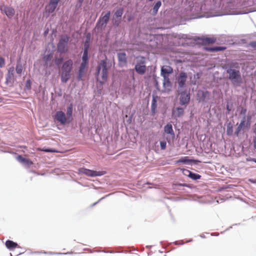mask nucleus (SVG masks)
Listing matches in <instances>:
<instances>
[{
    "label": "nucleus",
    "mask_w": 256,
    "mask_h": 256,
    "mask_svg": "<svg viewBox=\"0 0 256 256\" xmlns=\"http://www.w3.org/2000/svg\"><path fill=\"white\" fill-rule=\"evenodd\" d=\"M226 70L228 78L234 86H240L242 84V78L240 72V68L235 65H230L229 67H224Z\"/></svg>",
    "instance_id": "nucleus-1"
},
{
    "label": "nucleus",
    "mask_w": 256,
    "mask_h": 256,
    "mask_svg": "<svg viewBox=\"0 0 256 256\" xmlns=\"http://www.w3.org/2000/svg\"><path fill=\"white\" fill-rule=\"evenodd\" d=\"M107 65H99L97 68L96 79L101 84L106 82L108 78Z\"/></svg>",
    "instance_id": "nucleus-2"
},
{
    "label": "nucleus",
    "mask_w": 256,
    "mask_h": 256,
    "mask_svg": "<svg viewBox=\"0 0 256 256\" xmlns=\"http://www.w3.org/2000/svg\"><path fill=\"white\" fill-rule=\"evenodd\" d=\"M72 65H62L61 68V80L62 82H66L70 78V72Z\"/></svg>",
    "instance_id": "nucleus-3"
},
{
    "label": "nucleus",
    "mask_w": 256,
    "mask_h": 256,
    "mask_svg": "<svg viewBox=\"0 0 256 256\" xmlns=\"http://www.w3.org/2000/svg\"><path fill=\"white\" fill-rule=\"evenodd\" d=\"M110 11L107 12L104 14V12L102 14L96 24V26L98 28H100V29H102L106 28V24L110 20Z\"/></svg>",
    "instance_id": "nucleus-4"
},
{
    "label": "nucleus",
    "mask_w": 256,
    "mask_h": 256,
    "mask_svg": "<svg viewBox=\"0 0 256 256\" xmlns=\"http://www.w3.org/2000/svg\"><path fill=\"white\" fill-rule=\"evenodd\" d=\"M69 40V38L68 36L65 35L62 36L58 44V50L60 52H64L66 51L67 44Z\"/></svg>",
    "instance_id": "nucleus-5"
},
{
    "label": "nucleus",
    "mask_w": 256,
    "mask_h": 256,
    "mask_svg": "<svg viewBox=\"0 0 256 256\" xmlns=\"http://www.w3.org/2000/svg\"><path fill=\"white\" fill-rule=\"evenodd\" d=\"M79 172L81 174H84L87 176H92V177L96 176H100L104 174V173L103 172H101V171L97 172V171L92 170H88V169H86V168H81L79 169Z\"/></svg>",
    "instance_id": "nucleus-6"
},
{
    "label": "nucleus",
    "mask_w": 256,
    "mask_h": 256,
    "mask_svg": "<svg viewBox=\"0 0 256 256\" xmlns=\"http://www.w3.org/2000/svg\"><path fill=\"white\" fill-rule=\"evenodd\" d=\"M0 10L2 13H4L9 18H12L15 14L14 8L4 6V4H2L0 6Z\"/></svg>",
    "instance_id": "nucleus-7"
},
{
    "label": "nucleus",
    "mask_w": 256,
    "mask_h": 256,
    "mask_svg": "<svg viewBox=\"0 0 256 256\" xmlns=\"http://www.w3.org/2000/svg\"><path fill=\"white\" fill-rule=\"evenodd\" d=\"M60 0H50L48 4L45 8L46 12L52 14L56 10Z\"/></svg>",
    "instance_id": "nucleus-8"
},
{
    "label": "nucleus",
    "mask_w": 256,
    "mask_h": 256,
    "mask_svg": "<svg viewBox=\"0 0 256 256\" xmlns=\"http://www.w3.org/2000/svg\"><path fill=\"white\" fill-rule=\"evenodd\" d=\"M14 67L10 68L6 75V83L10 86H12L14 82Z\"/></svg>",
    "instance_id": "nucleus-9"
},
{
    "label": "nucleus",
    "mask_w": 256,
    "mask_h": 256,
    "mask_svg": "<svg viewBox=\"0 0 256 256\" xmlns=\"http://www.w3.org/2000/svg\"><path fill=\"white\" fill-rule=\"evenodd\" d=\"M198 42L202 45H206L214 44L216 39L214 38L202 37L198 38Z\"/></svg>",
    "instance_id": "nucleus-10"
},
{
    "label": "nucleus",
    "mask_w": 256,
    "mask_h": 256,
    "mask_svg": "<svg viewBox=\"0 0 256 256\" xmlns=\"http://www.w3.org/2000/svg\"><path fill=\"white\" fill-rule=\"evenodd\" d=\"M55 119L62 124H65L66 122V118L65 114L62 111H58L56 112Z\"/></svg>",
    "instance_id": "nucleus-11"
},
{
    "label": "nucleus",
    "mask_w": 256,
    "mask_h": 256,
    "mask_svg": "<svg viewBox=\"0 0 256 256\" xmlns=\"http://www.w3.org/2000/svg\"><path fill=\"white\" fill-rule=\"evenodd\" d=\"M187 80V74L184 72H180L178 78V84L180 88H183L185 86Z\"/></svg>",
    "instance_id": "nucleus-12"
},
{
    "label": "nucleus",
    "mask_w": 256,
    "mask_h": 256,
    "mask_svg": "<svg viewBox=\"0 0 256 256\" xmlns=\"http://www.w3.org/2000/svg\"><path fill=\"white\" fill-rule=\"evenodd\" d=\"M190 100V94L186 92H182L180 94V101L182 105L188 104Z\"/></svg>",
    "instance_id": "nucleus-13"
},
{
    "label": "nucleus",
    "mask_w": 256,
    "mask_h": 256,
    "mask_svg": "<svg viewBox=\"0 0 256 256\" xmlns=\"http://www.w3.org/2000/svg\"><path fill=\"white\" fill-rule=\"evenodd\" d=\"M173 72L172 68L169 65H164L161 68V73L163 77L168 76Z\"/></svg>",
    "instance_id": "nucleus-14"
},
{
    "label": "nucleus",
    "mask_w": 256,
    "mask_h": 256,
    "mask_svg": "<svg viewBox=\"0 0 256 256\" xmlns=\"http://www.w3.org/2000/svg\"><path fill=\"white\" fill-rule=\"evenodd\" d=\"M184 110L182 108H176L172 110V116L174 118H179L184 115Z\"/></svg>",
    "instance_id": "nucleus-15"
},
{
    "label": "nucleus",
    "mask_w": 256,
    "mask_h": 256,
    "mask_svg": "<svg viewBox=\"0 0 256 256\" xmlns=\"http://www.w3.org/2000/svg\"><path fill=\"white\" fill-rule=\"evenodd\" d=\"M163 86L165 91H170V90L172 87V84L168 76L164 77Z\"/></svg>",
    "instance_id": "nucleus-16"
},
{
    "label": "nucleus",
    "mask_w": 256,
    "mask_h": 256,
    "mask_svg": "<svg viewBox=\"0 0 256 256\" xmlns=\"http://www.w3.org/2000/svg\"><path fill=\"white\" fill-rule=\"evenodd\" d=\"M164 132L165 134L172 136V138L174 137V132L171 124L168 123L164 126Z\"/></svg>",
    "instance_id": "nucleus-17"
},
{
    "label": "nucleus",
    "mask_w": 256,
    "mask_h": 256,
    "mask_svg": "<svg viewBox=\"0 0 256 256\" xmlns=\"http://www.w3.org/2000/svg\"><path fill=\"white\" fill-rule=\"evenodd\" d=\"M6 246L9 250H13L18 246L17 243L10 240H8L6 242Z\"/></svg>",
    "instance_id": "nucleus-18"
},
{
    "label": "nucleus",
    "mask_w": 256,
    "mask_h": 256,
    "mask_svg": "<svg viewBox=\"0 0 256 256\" xmlns=\"http://www.w3.org/2000/svg\"><path fill=\"white\" fill-rule=\"evenodd\" d=\"M118 60L120 64H124L126 62V56L124 52H120L118 54Z\"/></svg>",
    "instance_id": "nucleus-19"
},
{
    "label": "nucleus",
    "mask_w": 256,
    "mask_h": 256,
    "mask_svg": "<svg viewBox=\"0 0 256 256\" xmlns=\"http://www.w3.org/2000/svg\"><path fill=\"white\" fill-rule=\"evenodd\" d=\"M136 70L139 74H144L146 70V65H136Z\"/></svg>",
    "instance_id": "nucleus-20"
},
{
    "label": "nucleus",
    "mask_w": 256,
    "mask_h": 256,
    "mask_svg": "<svg viewBox=\"0 0 256 256\" xmlns=\"http://www.w3.org/2000/svg\"><path fill=\"white\" fill-rule=\"evenodd\" d=\"M86 66V65H81L80 68L78 76V80H82V78L85 74Z\"/></svg>",
    "instance_id": "nucleus-21"
},
{
    "label": "nucleus",
    "mask_w": 256,
    "mask_h": 256,
    "mask_svg": "<svg viewBox=\"0 0 256 256\" xmlns=\"http://www.w3.org/2000/svg\"><path fill=\"white\" fill-rule=\"evenodd\" d=\"M186 172H188V176L190 178H192V180H198L200 179L201 177V176L198 174H194L191 171L189 170H186Z\"/></svg>",
    "instance_id": "nucleus-22"
},
{
    "label": "nucleus",
    "mask_w": 256,
    "mask_h": 256,
    "mask_svg": "<svg viewBox=\"0 0 256 256\" xmlns=\"http://www.w3.org/2000/svg\"><path fill=\"white\" fill-rule=\"evenodd\" d=\"M88 60V48H85L84 51L83 56H82L83 62L82 64H86Z\"/></svg>",
    "instance_id": "nucleus-23"
},
{
    "label": "nucleus",
    "mask_w": 256,
    "mask_h": 256,
    "mask_svg": "<svg viewBox=\"0 0 256 256\" xmlns=\"http://www.w3.org/2000/svg\"><path fill=\"white\" fill-rule=\"evenodd\" d=\"M244 124H245V120H242L240 122V124L238 125V128H236V130L235 132V134L237 136H238V134H239L240 131L242 130V128L244 126Z\"/></svg>",
    "instance_id": "nucleus-24"
},
{
    "label": "nucleus",
    "mask_w": 256,
    "mask_h": 256,
    "mask_svg": "<svg viewBox=\"0 0 256 256\" xmlns=\"http://www.w3.org/2000/svg\"><path fill=\"white\" fill-rule=\"evenodd\" d=\"M225 48H224V47L215 46V47L211 48H206V50L210 51V52H218V51L224 50Z\"/></svg>",
    "instance_id": "nucleus-25"
},
{
    "label": "nucleus",
    "mask_w": 256,
    "mask_h": 256,
    "mask_svg": "<svg viewBox=\"0 0 256 256\" xmlns=\"http://www.w3.org/2000/svg\"><path fill=\"white\" fill-rule=\"evenodd\" d=\"M192 162V160L188 159V156H184L182 158L180 159L179 160H177L176 163H190Z\"/></svg>",
    "instance_id": "nucleus-26"
},
{
    "label": "nucleus",
    "mask_w": 256,
    "mask_h": 256,
    "mask_svg": "<svg viewBox=\"0 0 256 256\" xmlns=\"http://www.w3.org/2000/svg\"><path fill=\"white\" fill-rule=\"evenodd\" d=\"M17 160L21 162H24L26 164H32V162L28 160L25 158H24L22 156H18L17 157Z\"/></svg>",
    "instance_id": "nucleus-27"
},
{
    "label": "nucleus",
    "mask_w": 256,
    "mask_h": 256,
    "mask_svg": "<svg viewBox=\"0 0 256 256\" xmlns=\"http://www.w3.org/2000/svg\"><path fill=\"white\" fill-rule=\"evenodd\" d=\"M72 106L70 105L67 108L66 114H67V116H68V119H69L70 118L72 117Z\"/></svg>",
    "instance_id": "nucleus-28"
},
{
    "label": "nucleus",
    "mask_w": 256,
    "mask_h": 256,
    "mask_svg": "<svg viewBox=\"0 0 256 256\" xmlns=\"http://www.w3.org/2000/svg\"><path fill=\"white\" fill-rule=\"evenodd\" d=\"M157 106L156 100L155 98H153L152 102V110L154 112Z\"/></svg>",
    "instance_id": "nucleus-29"
},
{
    "label": "nucleus",
    "mask_w": 256,
    "mask_h": 256,
    "mask_svg": "<svg viewBox=\"0 0 256 256\" xmlns=\"http://www.w3.org/2000/svg\"><path fill=\"white\" fill-rule=\"evenodd\" d=\"M32 88V82L30 80H26L24 86V90H30Z\"/></svg>",
    "instance_id": "nucleus-30"
},
{
    "label": "nucleus",
    "mask_w": 256,
    "mask_h": 256,
    "mask_svg": "<svg viewBox=\"0 0 256 256\" xmlns=\"http://www.w3.org/2000/svg\"><path fill=\"white\" fill-rule=\"evenodd\" d=\"M123 14V10L122 8H120L118 10L114 13V16L117 18H120L122 16Z\"/></svg>",
    "instance_id": "nucleus-31"
},
{
    "label": "nucleus",
    "mask_w": 256,
    "mask_h": 256,
    "mask_svg": "<svg viewBox=\"0 0 256 256\" xmlns=\"http://www.w3.org/2000/svg\"><path fill=\"white\" fill-rule=\"evenodd\" d=\"M23 69L22 65H17L16 70L18 74H21Z\"/></svg>",
    "instance_id": "nucleus-32"
},
{
    "label": "nucleus",
    "mask_w": 256,
    "mask_h": 256,
    "mask_svg": "<svg viewBox=\"0 0 256 256\" xmlns=\"http://www.w3.org/2000/svg\"><path fill=\"white\" fill-rule=\"evenodd\" d=\"M161 4H161L160 1L157 2L154 6V10H155L156 12H157L158 10V9L160 6Z\"/></svg>",
    "instance_id": "nucleus-33"
},
{
    "label": "nucleus",
    "mask_w": 256,
    "mask_h": 256,
    "mask_svg": "<svg viewBox=\"0 0 256 256\" xmlns=\"http://www.w3.org/2000/svg\"><path fill=\"white\" fill-rule=\"evenodd\" d=\"M233 130L232 127V126H228L226 130L227 134L228 136H230L232 134Z\"/></svg>",
    "instance_id": "nucleus-34"
},
{
    "label": "nucleus",
    "mask_w": 256,
    "mask_h": 256,
    "mask_svg": "<svg viewBox=\"0 0 256 256\" xmlns=\"http://www.w3.org/2000/svg\"><path fill=\"white\" fill-rule=\"evenodd\" d=\"M38 150L42 151V152H55L54 150H53L52 149H48V148L45 149V148H38Z\"/></svg>",
    "instance_id": "nucleus-35"
},
{
    "label": "nucleus",
    "mask_w": 256,
    "mask_h": 256,
    "mask_svg": "<svg viewBox=\"0 0 256 256\" xmlns=\"http://www.w3.org/2000/svg\"><path fill=\"white\" fill-rule=\"evenodd\" d=\"M160 146L162 150H165L166 147V141L160 142Z\"/></svg>",
    "instance_id": "nucleus-36"
},
{
    "label": "nucleus",
    "mask_w": 256,
    "mask_h": 256,
    "mask_svg": "<svg viewBox=\"0 0 256 256\" xmlns=\"http://www.w3.org/2000/svg\"><path fill=\"white\" fill-rule=\"evenodd\" d=\"M52 58V54H50L48 56L44 55V59L46 60H50Z\"/></svg>",
    "instance_id": "nucleus-37"
},
{
    "label": "nucleus",
    "mask_w": 256,
    "mask_h": 256,
    "mask_svg": "<svg viewBox=\"0 0 256 256\" xmlns=\"http://www.w3.org/2000/svg\"><path fill=\"white\" fill-rule=\"evenodd\" d=\"M250 46L256 50V41H253L249 44Z\"/></svg>",
    "instance_id": "nucleus-38"
},
{
    "label": "nucleus",
    "mask_w": 256,
    "mask_h": 256,
    "mask_svg": "<svg viewBox=\"0 0 256 256\" xmlns=\"http://www.w3.org/2000/svg\"><path fill=\"white\" fill-rule=\"evenodd\" d=\"M4 58L0 56V64H4Z\"/></svg>",
    "instance_id": "nucleus-39"
},
{
    "label": "nucleus",
    "mask_w": 256,
    "mask_h": 256,
    "mask_svg": "<svg viewBox=\"0 0 256 256\" xmlns=\"http://www.w3.org/2000/svg\"><path fill=\"white\" fill-rule=\"evenodd\" d=\"M246 108H242V110H241V112H240V114H246Z\"/></svg>",
    "instance_id": "nucleus-40"
},
{
    "label": "nucleus",
    "mask_w": 256,
    "mask_h": 256,
    "mask_svg": "<svg viewBox=\"0 0 256 256\" xmlns=\"http://www.w3.org/2000/svg\"><path fill=\"white\" fill-rule=\"evenodd\" d=\"M253 142H254V149H256V137L254 138Z\"/></svg>",
    "instance_id": "nucleus-41"
},
{
    "label": "nucleus",
    "mask_w": 256,
    "mask_h": 256,
    "mask_svg": "<svg viewBox=\"0 0 256 256\" xmlns=\"http://www.w3.org/2000/svg\"><path fill=\"white\" fill-rule=\"evenodd\" d=\"M254 158H250V157L248 158H246V160L247 162H248V161H252V162H254Z\"/></svg>",
    "instance_id": "nucleus-42"
},
{
    "label": "nucleus",
    "mask_w": 256,
    "mask_h": 256,
    "mask_svg": "<svg viewBox=\"0 0 256 256\" xmlns=\"http://www.w3.org/2000/svg\"><path fill=\"white\" fill-rule=\"evenodd\" d=\"M142 59L143 60H142L141 62H140V63L139 64H144L146 62H145V60H145V59H144V58H142Z\"/></svg>",
    "instance_id": "nucleus-43"
},
{
    "label": "nucleus",
    "mask_w": 256,
    "mask_h": 256,
    "mask_svg": "<svg viewBox=\"0 0 256 256\" xmlns=\"http://www.w3.org/2000/svg\"><path fill=\"white\" fill-rule=\"evenodd\" d=\"M226 109H227V110H228V112H230V109L229 108V106H228V105H227V106H226Z\"/></svg>",
    "instance_id": "nucleus-44"
},
{
    "label": "nucleus",
    "mask_w": 256,
    "mask_h": 256,
    "mask_svg": "<svg viewBox=\"0 0 256 256\" xmlns=\"http://www.w3.org/2000/svg\"><path fill=\"white\" fill-rule=\"evenodd\" d=\"M186 170H184V174H186V175L188 176V172H186Z\"/></svg>",
    "instance_id": "nucleus-45"
},
{
    "label": "nucleus",
    "mask_w": 256,
    "mask_h": 256,
    "mask_svg": "<svg viewBox=\"0 0 256 256\" xmlns=\"http://www.w3.org/2000/svg\"><path fill=\"white\" fill-rule=\"evenodd\" d=\"M254 132L256 134V127L255 128V129L254 130Z\"/></svg>",
    "instance_id": "nucleus-46"
},
{
    "label": "nucleus",
    "mask_w": 256,
    "mask_h": 256,
    "mask_svg": "<svg viewBox=\"0 0 256 256\" xmlns=\"http://www.w3.org/2000/svg\"><path fill=\"white\" fill-rule=\"evenodd\" d=\"M254 162L256 163V158H254Z\"/></svg>",
    "instance_id": "nucleus-47"
},
{
    "label": "nucleus",
    "mask_w": 256,
    "mask_h": 256,
    "mask_svg": "<svg viewBox=\"0 0 256 256\" xmlns=\"http://www.w3.org/2000/svg\"><path fill=\"white\" fill-rule=\"evenodd\" d=\"M166 140H168V142H169V140H168V138H166Z\"/></svg>",
    "instance_id": "nucleus-48"
},
{
    "label": "nucleus",
    "mask_w": 256,
    "mask_h": 256,
    "mask_svg": "<svg viewBox=\"0 0 256 256\" xmlns=\"http://www.w3.org/2000/svg\"><path fill=\"white\" fill-rule=\"evenodd\" d=\"M128 21H130V18H128Z\"/></svg>",
    "instance_id": "nucleus-49"
},
{
    "label": "nucleus",
    "mask_w": 256,
    "mask_h": 256,
    "mask_svg": "<svg viewBox=\"0 0 256 256\" xmlns=\"http://www.w3.org/2000/svg\"><path fill=\"white\" fill-rule=\"evenodd\" d=\"M37 253H38V254L42 253V252H38Z\"/></svg>",
    "instance_id": "nucleus-50"
},
{
    "label": "nucleus",
    "mask_w": 256,
    "mask_h": 256,
    "mask_svg": "<svg viewBox=\"0 0 256 256\" xmlns=\"http://www.w3.org/2000/svg\"><path fill=\"white\" fill-rule=\"evenodd\" d=\"M0 6H1V4H0Z\"/></svg>",
    "instance_id": "nucleus-51"
}]
</instances>
